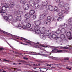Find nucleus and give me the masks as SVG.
<instances>
[{"label": "nucleus", "mask_w": 72, "mask_h": 72, "mask_svg": "<svg viewBox=\"0 0 72 72\" xmlns=\"http://www.w3.org/2000/svg\"><path fill=\"white\" fill-rule=\"evenodd\" d=\"M66 68L68 69H69V70H71V68L68 67H66Z\"/></svg>", "instance_id": "8fccbe9b"}, {"label": "nucleus", "mask_w": 72, "mask_h": 72, "mask_svg": "<svg viewBox=\"0 0 72 72\" xmlns=\"http://www.w3.org/2000/svg\"><path fill=\"white\" fill-rule=\"evenodd\" d=\"M47 8H48L50 11H53V7L51 5H48L47 6Z\"/></svg>", "instance_id": "9b49d317"}, {"label": "nucleus", "mask_w": 72, "mask_h": 72, "mask_svg": "<svg viewBox=\"0 0 72 72\" xmlns=\"http://www.w3.org/2000/svg\"><path fill=\"white\" fill-rule=\"evenodd\" d=\"M47 18H51V17L50 16H48L47 17Z\"/></svg>", "instance_id": "338daca9"}, {"label": "nucleus", "mask_w": 72, "mask_h": 72, "mask_svg": "<svg viewBox=\"0 0 72 72\" xmlns=\"http://www.w3.org/2000/svg\"><path fill=\"white\" fill-rule=\"evenodd\" d=\"M7 2H8V3H10L11 2V0H6Z\"/></svg>", "instance_id": "6e6d98bb"}, {"label": "nucleus", "mask_w": 72, "mask_h": 72, "mask_svg": "<svg viewBox=\"0 0 72 72\" xmlns=\"http://www.w3.org/2000/svg\"><path fill=\"white\" fill-rule=\"evenodd\" d=\"M3 5L5 6L6 8H10V4L7 3H3Z\"/></svg>", "instance_id": "4468645a"}, {"label": "nucleus", "mask_w": 72, "mask_h": 72, "mask_svg": "<svg viewBox=\"0 0 72 72\" xmlns=\"http://www.w3.org/2000/svg\"><path fill=\"white\" fill-rule=\"evenodd\" d=\"M20 2L22 4H25L26 3H28L26 0H20Z\"/></svg>", "instance_id": "2eb2a0df"}, {"label": "nucleus", "mask_w": 72, "mask_h": 72, "mask_svg": "<svg viewBox=\"0 0 72 72\" xmlns=\"http://www.w3.org/2000/svg\"><path fill=\"white\" fill-rule=\"evenodd\" d=\"M16 8H20V6L19 5H17Z\"/></svg>", "instance_id": "603ef678"}, {"label": "nucleus", "mask_w": 72, "mask_h": 72, "mask_svg": "<svg viewBox=\"0 0 72 72\" xmlns=\"http://www.w3.org/2000/svg\"><path fill=\"white\" fill-rule=\"evenodd\" d=\"M40 36L41 38L43 39L44 40H45L46 39L45 37L44 36V33H41V34H40Z\"/></svg>", "instance_id": "aec40b11"}, {"label": "nucleus", "mask_w": 72, "mask_h": 72, "mask_svg": "<svg viewBox=\"0 0 72 72\" xmlns=\"http://www.w3.org/2000/svg\"><path fill=\"white\" fill-rule=\"evenodd\" d=\"M60 32L62 33H65V32H66V30H65V29H62L61 30H60Z\"/></svg>", "instance_id": "c756f323"}, {"label": "nucleus", "mask_w": 72, "mask_h": 72, "mask_svg": "<svg viewBox=\"0 0 72 72\" xmlns=\"http://www.w3.org/2000/svg\"><path fill=\"white\" fill-rule=\"evenodd\" d=\"M17 17L18 18H21V16H17Z\"/></svg>", "instance_id": "0e129e2a"}, {"label": "nucleus", "mask_w": 72, "mask_h": 72, "mask_svg": "<svg viewBox=\"0 0 72 72\" xmlns=\"http://www.w3.org/2000/svg\"><path fill=\"white\" fill-rule=\"evenodd\" d=\"M63 14L61 12H60L59 13V14H58V15L60 17H58L57 16H55V18H63L64 17V16H62L63 15Z\"/></svg>", "instance_id": "f8f14e48"}, {"label": "nucleus", "mask_w": 72, "mask_h": 72, "mask_svg": "<svg viewBox=\"0 0 72 72\" xmlns=\"http://www.w3.org/2000/svg\"><path fill=\"white\" fill-rule=\"evenodd\" d=\"M57 20H56V21H61L62 20V18H58L56 19Z\"/></svg>", "instance_id": "ea45409f"}, {"label": "nucleus", "mask_w": 72, "mask_h": 72, "mask_svg": "<svg viewBox=\"0 0 72 72\" xmlns=\"http://www.w3.org/2000/svg\"><path fill=\"white\" fill-rule=\"evenodd\" d=\"M4 19L5 21H8V20H9V21H12V19H11L10 20L9 18H4Z\"/></svg>", "instance_id": "a19ab883"}, {"label": "nucleus", "mask_w": 72, "mask_h": 72, "mask_svg": "<svg viewBox=\"0 0 72 72\" xmlns=\"http://www.w3.org/2000/svg\"><path fill=\"white\" fill-rule=\"evenodd\" d=\"M46 17V15L44 14H42V15H41L40 17V18H44Z\"/></svg>", "instance_id": "7c9ffc66"}, {"label": "nucleus", "mask_w": 72, "mask_h": 72, "mask_svg": "<svg viewBox=\"0 0 72 72\" xmlns=\"http://www.w3.org/2000/svg\"><path fill=\"white\" fill-rule=\"evenodd\" d=\"M17 21H21V18H16Z\"/></svg>", "instance_id": "c03bdc74"}, {"label": "nucleus", "mask_w": 72, "mask_h": 72, "mask_svg": "<svg viewBox=\"0 0 72 72\" xmlns=\"http://www.w3.org/2000/svg\"><path fill=\"white\" fill-rule=\"evenodd\" d=\"M23 8L24 10H28L29 8L28 4L26 3L24 4L23 6Z\"/></svg>", "instance_id": "423d86ee"}, {"label": "nucleus", "mask_w": 72, "mask_h": 72, "mask_svg": "<svg viewBox=\"0 0 72 72\" xmlns=\"http://www.w3.org/2000/svg\"><path fill=\"white\" fill-rule=\"evenodd\" d=\"M52 38L53 39H55L57 37V35L55 34H53L51 36Z\"/></svg>", "instance_id": "c85d7f7f"}, {"label": "nucleus", "mask_w": 72, "mask_h": 72, "mask_svg": "<svg viewBox=\"0 0 72 72\" xmlns=\"http://www.w3.org/2000/svg\"><path fill=\"white\" fill-rule=\"evenodd\" d=\"M23 12H22V10L21 9H20L19 10H18V11H15V12H14V13L15 14H16L17 13L19 15H22V13Z\"/></svg>", "instance_id": "0eeeda50"}, {"label": "nucleus", "mask_w": 72, "mask_h": 72, "mask_svg": "<svg viewBox=\"0 0 72 72\" xmlns=\"http://www.w3.org/2000/svg\"><path fill=\"white\" fill-rule=\"evenodd\" d=\"M42 20V19H39V20H37L35 22V25L37 26H39V25L41 23V21Z\"/></svg>", "instance_id": "7ed1b4c3"}, {"label": "nucleus", "mask_w": 72, "mask_h": 72, "mask_svg": "<svg viewBox=\"0 0 72 72\" xmlns=\"http://www.w3.org/2000/svg\"><path fill=\"white\" fill-rule=\"evenodd\" d=\"M23 59H26V60H27L28 59V58L27 57H23Z\"/></svg>", "instance_id": "4d7b16f0"}, {"label": "nucleus", "mask_w": 72, "mask_h": 72, "mask_svg": "<svg viewBox=\"0 0 72 72\" xmlns=\"http://www.w3.org/2000/svg\"><path fill=\"white\" fill-rule=\"evenodd\" d=\"M40 46H41L42 47H43L44 48H46V46H44V45H41Z\"/></svg>", "instance_id": "3c124183"}, {"label": "nucleus", "mask_w": 72, "mask_h": 72, "mask_svg": "<svg viewBox=\"0 0 72 72\" xmlns=\"http://www.w3.org/2000/svg\"><path fill=\"white\" fill-rule=\"evenodd\" d=\"M21 44H22V45H27V44H24L22 42L21 43Z\"/></svg>", "instance_id": "69168bd1"}, {"label": "nucleus", "mask_w": 72, "mask_h": 72, "mask_svg": "<svg viewBox=\"0 0 72 72\" xmlns=\"http://www.w3.org/2000/svg\"><path fill=\"white\" fill-rule=\"evenodd\" d=\"M3 62H11V61H10L9 60H6V59H3Z\"/></svg>", "instance_id": "473e14b6"}, {"label": "nucleus", "mask_w": 72, "mask_h": 72, "mask_svg": "<svg viewBox=\"0 0 72 72\" xmlns=\"http://www.w3.org/2000/svg\"><path fill=\"white\" fill-rule=\"evenodd\" d=\"M48 4V2L46 1H43L42 5L43 6H46Z\"/></svg>", "instance_id": "a211bd4d"}, {"label": "nucleus", "mask_w": 72, "mask_h": 72, "mask_svg": "<svg viewBox=\"0 0 72 72\" xmlns=\"http://www.w3.org/2000/svg\"><path fill=\"white\" fill-rule=\"evenodd\" d=\"M44 23L45 24H47L48 23V22L47 20H44Z\"/></svg>", "instance_id": "e433bc0d"}, {"label": "nucleus", "mask_w": 72, "mask_h": 72, "mask_svg": "<svg viewBox=\"0 0 72 72\" xmlns=\"http://www.w3.org/2000/svg\"><path fill=\"white\" fill-rule=\"evenodd\" d=\"M71 32H68L67 33V37H69L70 36H71Z\"/></svg>", "instance_id": "2f4dec72"}, {"label": "nucleus", "mask_w": 72, "mask_h": 72, "mask_svg": "<svg viewBox=\"0 0 72 72\" xmlns=\"http://www.w3.org/2000/svg\"><path fill=\"white\" fill-rule=\"evenodd\" d=\"M58 6L61 8L64 7V3L63 2H61L58 4Z\"/></svg>", "instance_id": "9d476101"}, {"label": "nucleus", "mask_w": 72, "mask_h": 72, "mask_svg": "<svg viewBox=\"0 0 72 72\" xmlns=\"http://www.w3.org/2000/svg\"><path fill=\"white\" fill-rule=\"evenodd\" d=\"M35 11L32 10H31L30 11V14H31V15H33L35 13Z\"/></svg>", "instance_id": "b1692460"}, {"label": "nucleus", "mask_w": 72, "mask_h": 72, "mask_svg": "<svg viewBox=\"0 0 72 72\" xmlns=\"http://www.w3.org/2000/svg\"><path fill=\"white\" fill-rule=\"evenodd\" d=\"M55 11L56 12H58L59 9H58V8H57Z\"/></svg>", "instance_id": "5fc2aeb1"}, {"label": "nucleus", "mask_w": 72, "mask_h": 72, "mask_svg": "<svg viewBox=\"0 0 72 72\" xmlns=\"http://www.w3.org/2000/svg\"><path fill=\"white\" fill-rule=\"evenodd\" d=\"M25 17L26 18H29L30 17V14H26Z\"/></svg>", "instance_id": "5701e85b"}, {"label": "nucleus", "mask_w": 72, "mask_h": 72, "mask_svg": "<svg viewBox=\"0 0 72 72\" xmlns=\"http://www.w3.org/2000/svg\"><path fill=\"white\" fill-rule=\"evenodd\" d=\"M33 16V18H36V16L35 15H34Z\"/></svg>", "instance_id": "680f3d73"}, {"label": "nucleus", "mask_w": 72, "mask_h": 72, "mask_svg": "<svg viewBox=\"0 0 72 72\" xmlns=\"http://www.w3.org/2000/svg\"><path fill=\"white\" fill-rule=\"evenodd\" d=\"M64 59L65 60H69V58H68V57H64Z\"/></svg>", "instance_id": "4c0bfd02"}, {"label": "nucleus", "mask_w": 72, "mask_h": 72, "mask_svg": "<svg viewBox=\"0 0 72 72\" xmlns=\"http://www.w3.org/2000/svg\"><path fill=\"white\" fill-rule=\"evenodd\" d=\"M22 28H26V26H23V25H22Z\"/></svg>", "instance_id": "de8ad7c7"}, {"label": "nucleus", "mask_w": 72, "mask_h": 72, "mask_svg": "<svg viewBox=\"0 0 72 72\" xmlns=\"http://www.w3.org/2000/svg\"><path fill=\"white\" fill-rule=\"evenodd\" d=\"M29 21H30V20L29 19V18H26L24 20L25 22V23H28Z\"/></svg>", "instance_id": "a878e982"}, {"label": "nucleus", "mask_w": 72, "mask_h": 72, "mask_svg": "<svg viewBox=\"0 0 72 72\" xmlns=\"http://www.w3.org/2000/svg\"><path fill=\"white\" fill-rule=\"evenodd\" d=\"M57 8H58V7H55L54 8V11H55Z\"/></svg>", "instance_id": "864d4df0"}, {"label": "nucleus", "mask_w": 72, "mask_h": 72, "mask_svg": "<svg viewBox=\"0 0 72 72\" xmlns=\"http://www.w3.org/2000/svg\"><path fill=\"white\" fill-rule=\"evenodd\" d=\"M62 42L64 44L66 42V40H65V39H63V40L62 41Z\"/></svg>", "instance_id": "a18cd8bd"}, {"label": "nucleus", "mask_w": 72, "mask_h": 72, "mask_svg": "<svg viewBox=\"0 0 72 72\" xmlns=\"http://www.w3.org/2000/svg\"><path fill=\"white\" fill-rule=\"evenodd\" d=\"M6 7H5V6H2V9L3 10H4V11H5V10H6Z\"/></svg>", "instance_id": "bb28decb"}, {"label": "nucleus", "mask_w": 72, "mask_h": 72, "mask_svg": "<svg viewBox=\"0 0 72 72\" xmlns=\"http://www.w3.org/2000/svg\"><path fill=\"white\" fill-rule=\"evenodd\" d=\"M20 62L21 63H24V61L22 60H21Z\"/></svg>", "instance_id": "bf43d9fd"}, {"label": "nucleus", "mask_w": 72, "mask_h": 72, "mask_svg": "<svg viewBox=\"0 0 72 72\" xmlns=\"http://www.w3.org/2000/svg\"><path fill=\"white\" fill-rule=\"evenodd\" d=\"M3 49V47L0 48V50L1 51Z\"/></svg>", "instance_id": "e2e57ef3"}, {"label": "nucleus", "mask_w": 72, "mask_h": 72, "mask_svg": "<svg viewBox=\"0 0 72 72\" xmlns=\"http://www.w3.org/2000/svg\"><path fill=\"white\" fill-rule=\"evenodd\" d=\"M21 39H20L21 40L23 41V40H24V41H25V43H27L28 44H31V42L29 40L26 39V38H22V37H21Z\"/></svg>", "instance_id": "20e7f679"}, {"label": "nucleus", "mask_w": 72, "mask_h": 72, "mask_svg": "<svg viewBox=\"0 0 72 72\" xmlns=\"http://www.w3.org/2000/svg\"><path fill=\"white\" fill-rule=\"evenodd\" d=\"M7 14L5 12H3L1 14L2 17H4V18H8V17L6 16Z\"/></svg>", "instance_id": "dca6fc26"}, {"label": "nucleus", "mask_w": 72, "mask_h": 72, "mask_svg": "<svg viewBox=\"0 0 72 72\" xmlns=\"http://www.w3.org/2000/svg\"><path fill=\"white\" fill-rule=\"evenodd\" d=\"M70 30L72 31V27L71 28Z\"/></svg>", "instance_id": "774afa93"}, {"label": "nucleus", "mask_w": 72, "mask_h": 72, "mask_svg": "<svg viewBox=\"0 0 72 72\" xmlns=\"http://www.w3.org/2000/svg\"><path fill=\"white\" fill-rule=\"evenodd\" d=\"M44 13L45 14H48L49 13L48 11L47 10L44 11Z\"/></svg>", "instance_id": "f704fd0d"}, {"label": "nucleus", "mask_w": 72, "mask_h": 72, "mask_svg": "<svg viewBox=\"0 0 72 72\" xmlns=\"http://www.w3.org/2000/svg\"><path fill=\"white\" fill-rule=\"evenodd\" d=\"M50 31L49 30H46L44 32V34L46 36H49L50 35Z\"/></svg>", "instance_id": "ddd939ff"}, {"label": "nucleus", "mask_w": 72, "mask_h": 72, "mask_svg": "<svg viewBox=\"0 0 72 72\" xmlns=\"http://www.w3.org/2000/svg\"><path fill=\"white\" fill-rule=\"evenodd\" d=\"M0 72H6L5 71H4V70L3 69H0Z\"/></svg>", "instance_id": "09e8293b"}, {"label": "nucleus", "mask_w": 72, "mask_h": 72, "mask_svg": "<svg viewBox=\"0 0 72 72\" xmlns=\"http://www.w3.org/2000/svg\"><path fill=\"white\" fill-rule=\"evenodd\" d=\"M55 1L57 3H59L60 2V0H56Z\"/></svg>", "instance_id": "49530a36"}, {"label": "nucleus", "mask_w": 72, "mask_h": 72, "mask_svg": "<svg viewBox=\"0 0 72 72\" xmlns=\"http://www.w3.org/2000/svg\"><path fill=\"white\" fill-rule=\"evenodd\" d=\"M60 27H61L62 28H66L67 26V24L64 23L62 24V25L60 26Z\"/></svg>", "instance_id": "412c9836"}, {"label": "nucleus", "mask_w": 72, "mask_h": 72, "mask_svg": "<svg viewBox=\"0 0 72 72\" xmlns=\"http://www.w3.org/2000/svg\"><path fill=\"white\" fill-rule=\"evenodd\" d=\"M31 24H30L28 23L26 25V27L28 28H30Z\"/></svg>", "instance_id": "72a5a7b5"}, {"label": "nucleus", "mask_w": 72, "mask_h": 72, "mask_svg": "<svg viewBox=\"0 0 72 72\" xmlns=\"http://www.w3.org/2000/svg\"><path fill=\"white\" fill-rule=\"evenodd\" d=\"M17 22V19L16 18L12 20V22H14V23H15V22Z\"/></svg>", "instance_id": "c9c22d12"}, {"label": "nucleus", "mask_w": 72, "mask_h": 72, "mask_svg": "<svg viewBox=\"0 0 72 72\" xmlns=\"http://www.w3.org/2000/svg\"><path fill=\"white\" fill-rule=\"evenodd\" d=\"M2 32H3V33H5V34H6V32H4L3 31H2Z\"/></svg>", "instance_id": "052dcab7"}, {"label": "nucleus", "mask_w": 72, "mask_h": 72, "mask_svg": "<svg viewBox=\"0 0 72 72\" xmlns=\"http://www.w3.org/2000/svg\"><path fill=\"white\" fill-rule=\"evenodd\" d=\"M40 0H30L29 2L30 4L32 6H34L36 3H39Z\"/></svg>", "instance_id": "f257e3e1"}, {"label": "nucleus", "mask_w": 72, "mask_h": 72, "mask_svg": "<svg viewBox=\"0 0 72 72\" xmlns=\"http://www.w3.org/2000/svg\"><path fill=\"white\" fill-rule=\"evenodd\" d=\"M61 13L62 14H64V13L65 14H67L68 13V11L67 10L66 11H64V10H63L61 11Z\"/></svg>", "instance_id": "393cba45"}, {"label": "nucleus", "mask_w": 72, "mask_h": 72, "mask_svg": "<svg viewBox=\"0 0 72 72\" xmlns=\"http://www.w3.org/2000/svg\"><path fill=\"white\" fill-rule=\"evenodd\" d=\"M55 33H56L57 35H59L60 33V30L59 29V28H58L56 31V32H55Z\"/></svg>", "instance_id": "4be33fe9"}, {"label": "nucleus", "mask_w": 72, "mask_h": 72, "mask_svg": "<svg viewBox=\"0 0 72 72\" xmlns=\"http://www.w3.org/2000/svg\"><path fill=\"white\" fill-rule=\"evenodd\" d=\"M63 50H58V49L56 48H55L54 50H52V53H55V52L57 51L58 53H60L62 52V51H63Z\"/></svg>", "instance_id": "6e6552de"}, {"label": "nucleus", "mask_w": 72, "mask_h": 72, "mask_svg": "<svg viewBox=\"0 0 72 72\" xmlns=\"http://www.w3.org/2000/svg\"><path fill=\"white\" fill-rule=\"evenodd\" d=\"M51 58H52L53 60H58L57 59V58L56 57H51Z\"/></svg>", "instance_id": "58836bf2"}, {"label": "nucleus", "mask_w": 72, "mask_h": 72, "mask_svg": "<svg viewBox=\"0 0 72 72\" xmlns=\"http://www.w3.org/2000/svg\"><path fill=\"white\" fill-rule=\"evenodd\" d=\"M24 24V22H23V21H20V23L19 24L18 26L19 27H22L23 25Z\"/></svg>", "instance_id": "6ab92c4d"}, {"label": "nucleus", "mask_w": 72, "mask_h": 72, "mask_svg": "<svg viewBox=\"0 0 72 72\" xmlns=\"http://www.w3.org/2000/svg\"><path fill=\"white\" fill-rule=\"evenodd\" d=\"M69 22H72V18L70 19L69 20Z\"/></svg>", "instance_id": "13d9d810"}, {"label": "nucleus", "mask_w": 72, "mask_h": 72, "mask_svg": "<svg viewBox=\"0 0 72 72\" xmlns=\"http://www.w3.org/2000/svg\"><path fill=\"white\" fill-rule=\"evenodd\" d=\"M47 21L48 22H50L51 21V18L47 19Z\"/></svg>", "instance_id": "79ce46f5"}, {"label": "nucleus", "mask_w": 72, "mask_h": 72, "mask_svg": "<svg viewBox=\"0 0 72 72\" xmlns=\"http://www.w3.org/2000/svg\"><path fill=\"white\" fill-rule=\"evenodd\" d=\"M35 9H39V10H41V9H42V7L40 6V5L37 3L35 5Z\"/></svg>", "instance_id": "39448f33"}, {"label": "nucleus", "mask_w": 72, "mask_h": 72, "mask_svg": "<svg viewBox=\"0 0 72 72\" xmlns=\"http://www.w3.org/2000/svg\"><path fill=\"white\" fill-rule=\"evenodd\" d=\"M64 7L66 10L68 11L69 9V4H66L64 5Z\"/></svg>", "instance_id": "1a4fd4ad"}, {"label": "nucleus", "mask_w": 72, "mask_h": 72, "mask_svg": "<svg viewBox=\"0 0 72 72\" xmlns=\"http://www.w3.org/2000/svg\"><path fill=\"white\" fill-rule=\"evenodd\" d=\"M60 37L61 39H64L65 38V36L63 34H61L60 36Z\"/></svg>", "instance_id": "cd10ccee"}, {"label": "nucleus", "mask_w": 72, "mask_h": 72, "mask_svg": "<svg viewBox=\"0 0 72 72\" xmlns=\"http://www.w3.org/2000/svg\"><path fill=\"white\" fill-rule=\"evenodd\" d=\"M33 31H35V33L37 34H40L41 33V31L39 30V28L37 27H34L33 28H32Z\"/></svg>", "instance_id": "f03ea898"}, {"label": "nucleus", "mask_w": 72, "mask_h": 72, "mask_svg": "<svg viewBox=\"0 0 72 72\" xmlns=\"http://www.w3.org/2000/svg\"><path fill=\"white\" fill-rule=\"evenodd\" d=\"M51 65H53V64H46V66H48V67H51Z\"/></svg>", "instance_id": "37998d69"}, {"label": "nucleus", "mask_w": 72, "mask_h": 72, "mask_svg": "<svg viewBox=\"0 0 72 72\" xmlns=\"http://www.w3.org/2000/svg\"><path fill=\"white\" fill-rule=\"evenodd\" d=\"M15 4L14 2H12L10 4V8H13L14 7Z\"/></svg>", "instance_id": "f3484780"}]
</instances>
